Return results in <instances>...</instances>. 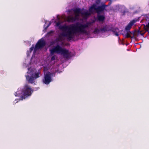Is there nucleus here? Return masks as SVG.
Returning a JSON list of instances; mask_svg holds the SVG:
<instances>
[{
    "mask_svg": "<svg viewBox=\"0 0 149 149\" xmlns=\"http://www.w3.org/2000/svg\"><path fill=\"white\" fill-rule=\"evenodd\" d=\"M95 19L86 22H77L70 26L66 25L63 26L61 27L62 31L61 35L63 38L65 37L68 40H71L80 35H89L91 31L94 34H99L101 33L111 30L116 36L121 34V31L117 28L112 29L109 25L100 26L97 25H95Z\"/></svg>",
    "mask_w": 149,
    "mask_h": 149,
    "instance_id": "1",
    "label": "nucleus"
},
{
    "mask_svg": "<svg viewBox=\"0 0 149 149\" xmlns=\"http://www.w3.org/2000/svg\"><path fill=\"white\" fill-rule=\"evenodd\" d=\"M107 6V5H103L97 7L96 5L94 4L89 8V11L87 10L83 11L79 8L68 10L66 11V12L69 15L65 17V20L68 22H73L79 20L80 15L84 19H86L91 14L96 12L97 13L98 20L102 22L105 18L104 15H101L100 14H104V10H107L106 8Z\"/></svg>",
    "mask_w": 149,
    "mask_h": 149,
    "instance_id": "2",
    "label": "nucleus"
},
{
    "mask_svg": "<svg viewBox=\"0 0 149 149\" xmlns=\"http://www.w3.org/2000/svg\"><path fill=\"white\" fill-rule=\"evenodd\" d=\"M58 39L56 38V54H58L64 57L68 58L70 56V54L68 50L59 46L57 43Z\"/></svg>",
    "mask_w": 149,
    "mask_h": 149,
    "instance_id": "3",
    "label": "nucleus"
},
{
    "mask_svg": "<svg viewBox=\"0 0 149 149\" xmlns=\"http://www.w3.org/2000/svg\"><path fill=\"white\" fill-rule=\"evenodd\" d=\"M33 91V90L27 84L25 85L23 88L22 92L21 98L25 99L30 96Z\"/></svg>",
    "mask_w": 149,
    "mask_h": 149,
    "instance_id": "4",
    "label": "nucleus"
},
{
    "mask_svg": "<svg viewBox=\"0 0 149 149\" xmlns=\"http://www.w3.org/2000/svg\"><path fill=\"white\" fill-rule=\"evenodd\" d=\"M31 72H27V74H30L31 75V76L29 75H25V76L26 80L29 83L33 84L35 82V80L40 77L39 75L40 74V72H38L34 74L32 73H30Z\"/></svg>",
    "mask_w": 149,
    "mask_h": 149,
    "instance_id": "5",
    "label": "nucleus"
},
{
    "mask_svg": "<svg viewBox=\"0 0 149 149\" xmlns=\"http://www.w3.org/2000/svg\"><path fill=\"white\" fill-rule=\"evenodd\" d=\"M55 73L50 72H47L44 75L42 81L43 83L48 85L52 81V77L55 76Z\"/></svg>",
    "mask_w": 149,
    "mask_h": 149,
    "instance_id": "6",
    "label": "nucleus"
},
{
    "mask_svg": "<svg viewBox=\"0 0 149 149\" xmlns=\"http://www.w3.org/2000/svg\"><path fill=\"white\" fill-rule=\"evenodd\" d=\"M46 42L43 38L38 40L36 43L34 49V52L39 49H41L44 47L46 45Z\"/></svg>",
    "mask_w": 149,
    "mask_h": 149,
    "instance_id": "7",
    "label": "nucleus"
},
{
    "mask_svg": "<svg viewBox=\"0 0 149 149\" xmlns=\"http://www.w3.org/2000/svg\"><path fill=\"white\" fill-rule=\"evenodd\" d=\"M137 22L136 19H134L131 21L125 27V30L128 31L130 30L132 26Z\"/></svg>",
    "mask_w": 149,
    "mask_h": 149,
    "instance_id": "8",
    "label": "nucleus"
},
{
    "mask_svg": "<svg viewBox=\"0 0 149 149\" xmlns=\"http://www.w3.org/2000/svg\"><path fill=\"white\" fill-rule=\"evenodd\" d=\"M51 24V23L50 22L47 21L45 22V24L44 25V28L45 31L47 30V28L50 26Z\"/></svg>",
    "mask_w": 149,
    "mask_h": 149,
    "instance_id": "9",
    "label": "nucleus"
},
{
    "mask_svg": "<svg viewBox=\"0 0 149 149\" xmlns=\"http://www.w3.org/2000/svg\"><path fill=\"white\" fill-rule=\"evenodd\" d=\"M50 54L51 55H53L54 53H56V46H54L53 48L50 49Z\"/></svg>",
    "mask_w": 149,
    "mask_h": 149,
    "instance_id": "10",
    "label": "nucleus"
},
{
    "mask_svg": "<svg viewBox=\"0 0 149 149\" xmlns=\"http://www.w3.org/2000/svg\"><path fill=\"white\" fill-rule=\"evenodd\" d=\"M132 33H131L130 32V33L128 32H127L126 35V37L127 38H134V34H133L132 36L131 35Z\"/></svg>",
    "mask_w": 149,
    "mask_h": 149,
    "instance_id": "11",
    "label": "nucleus"
},
{
    "mask_svg": "<svg viewBox=\"0 0 149 149\" xmlns=\"http://www.w3.org/2000/svg\"><path fill=\"white\" fill-rule=\"evenodd\" d=\"M56 43V39H55L53 40L50 41L49 42V45L48 46L49 47H51L54 46Z\"/></svg>",
    "mask_w": 149,
    "mask_h": 149,
    "instance_id": "12",
    "label": "nucleus"
},
{
    "mask_svg": "<svg viewBox=\"0 0 149 149\" xmlns=\"http://www.w3.org/2000/svg\"><path fill=\"white\" fill-rule=\"evenodd\" d=\"M53 33V31H50L48 32L47 33V36H52Z\"/></svg>",
    "mask_w": 149,
    "mask_h": 149,
    "instance_id": "13",
    "label": "nucleus"
},
{
    "mask_svg": "<svg viewBox=\"0 0 149 149\" xmlns=\"http://www.w3.org/2000/svg\"><path fill=\"white\" fill-rule=\"evenodd\" d=\"M34 45H32V47L30 48L29 50L30 52H31L33 50H34Z\"/></svg>",
    "mask_w": 149,
    "mask_h": 149,
    "instance_id": "14",
    "label": "nucleus"
},
{
    "mask_svg": "<svg viewBox=\"0 0 149 149\" xmlns=\"http://www.w3.org/2000/svg\"><path fill=\"white\" fill-rule=\"evenodd\" d=\"M56 21L58 20L59 21H60V17L59 16V15H56Z\"/></svg>",
    "mask_w": 149,
    "mask_h": 149,
    "instance_id": "15",
    "label": "nucleus"
},
{
    "mask_svg": "<svg viewBox=\"0 0 149 149\" xmlns=\"http://www.w3.org/2000/svg\"><path fill=\"white\" fill-rule=\"evenodd\" d=\"M55 59V56H54L52 57L51 58V61H53V60H54Z\"/></svg>",
    "mask_w": 149,
    "mask_h": 149,
    "instance_id": "16",
    "label": "nucleus"
},
{
    "mask_svg": "<svg viewBox=\"0 0 149 149\" xmlns=\"http://www.w3.org/2000/svg\"><path fill=\"white\" fill-rule=\"evenodd\" d=\"M15 94L16 96H19V95L17 94V92H15Z\"/></svg>",
    "mask_w": 149,
    "mask_h": 149,
    "instance_id": "17",
    "label": "nucleus"
},
{
    "mask_svg": "<svg viewBox=\"0 0 149 149\" xmlns=\"http://www.w3.org/2000/svg\"><path fill=\"white\" fill-rule=\"evenodd\" d=\"M56 73L58 72V73H60L61 72V71H59L57 70H56Z\"/></svg>",
    "mask_w": 149,
    "mask_h": 149,
    "instance_id": "18",
    "label": "nucleus"
},
{
    "mask_svg": "<svg viewBox=\"0 0 149 149\" xmlns=\"http://www.w3.org/2000/svg\"><path fill=\"white\" fill-rule=\"evenodd\" d=\"M147 27L149 29V22L148 23V24Z\"/></svg>",
    "mask_w": 149,
    "mask_h": 149,
    "instance_id": "19",
    "label": "nucleus"
},
{
    "mask_svg": "<svg viewBox=\"0 0 149 149\" xmlns=\"http://www.w3.org/2000/svg\"><path fill=\"white\" fill-rule=\"evenodd\" d=\"M58 24H59L58 22H56V26H58Z\"/></svg>",
    "mask_w": 149,
    "mask_h": 149,
    "instance_id": "20",
    "label": "nucleus"
},
{
    "mask_svg": "<svg viewBox=\"0 0 149 149\" xmlns=\"http://www.w3.org/2000/svg\"><path fill=\"white\" fill-rule=\"evenodd\" d=\"M54 23H55L56 24V20H55L54 21ZM55 26H56V24H55Z\"/></svg>",
    "mask_w": 149,
    "mask_h": 149,
    "instance_id": "21",
    "label": "nucleus"
},
{
    "mask_svg": "<svg viewBox=\"0 0 149 149\" xmlns=\"http://www.w3.org/2000/svg\"><path fill=\"white\" fill-rule=\"evenodd\" d=\"M56 61H57V58H56Z\"/></svg>",
    "mask_w": 149,
    "mask_h": 149,
    "instance_id": "22",
    "label": "nucleus"
}]
</instances>
